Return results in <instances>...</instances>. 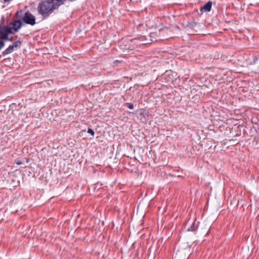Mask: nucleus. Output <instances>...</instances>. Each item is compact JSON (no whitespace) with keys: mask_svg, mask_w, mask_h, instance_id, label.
<instances>
[{"mask_svg":"<svg viewBox=\"0 0 259 259\" xmlns=\"http://www.w3.org/2000/svg\"><path fill=\"white\" fill-rule=\"evenodd\" d=\"M211 6H212V2L210 1H209L205 4V5L203 7V9H204L206 11L209 12L211 10Z\"/></svg>","mask_w":259,"mask_h":259,"instance_id":"423d86ee","label":"nucleus"},{"mask_svg":"<svg viewBox=\"0 0 259 259\" xmlns=\"http://www.w3.org/2000/svg\"><path fill=\"white\" fill-rule=\"evenodd\" d=\"M87 132H88V133L91 134L92 136H94L95 133L92 129L89 128L88 129Z\"/></svg>","mask_w":259,"mask_h":259,"instance_id":"6e6552de","label":"nucleus"},{"mask_svg":"<svg viewBox=\"0 0 259 259\" xmlns=\"http://www.w3.org/2000/svg\"><path fill=\"white\" fill-rule=\"evenodd\" d=\"M125 105L129 108V109H133L134 108V105L131 104V103H126L125 104Z\"/></svg>","mask_w":259,"mask_h":259,"instance_id":"9d476101","label":"nucleus"},{"mask_svg":"<svg viewBox=\"0 0 259 259\" xmlns=\"http://www.w3.org/2000/svg\"><path fill=\"white\" fill-rule=\"evenodd\" d=\"M14 49H15L13 48V47L12 45H10L8 48H7L3 52L2 54L4 56L7 55L12 53Z\"/></svg>","mask_w":259,"mask_h":259,"instance_id":"39448f33","label":"nucleus"},{"mask_svg":"<svg viewBox=\"0 0 259 259\" xmlns=\"http://www.w3.org/2000/svg\"><path fill=\"white\" fill-rule=\"evenodd\" d=\"M55 2H59V6L62 4H64V2L66 0H53Z\"/></svg>","mask_w":259,"mask_h":259,"instance_id":"9b49d317","label":"nucleus"},{"mask_svg":"<svg viewBox=\"0 0 259 259\" xmlns=\"http://www.w3.org/2000/svg\"><path fill=\"white\" fill-rule=\"evenodd\" d=\"M59 7V2H55L53 0H46L39 4L37 10L39 14L46 17Z\"/></svg>","mask_w":259,"mask_h":259,"instance_id":"f257e3e1","label":"nucleus"},{"mask_svg":"<svg viewBox=\"0 0 259 259\" xmlns=\"http://www.w3.org/2000/svg\"><path fill=\"white\" fill-rule=\"evenodd\" d=\"M5 19L4 16H2V18H1V22H0V24L5 25Z\"/></svg>","mask_w":259,"mask_h":259,"instance_id":"f8f14e48","label":"nucleus"},{"mask_svg":"<svg viewBox=\"0 0 259 259\" xmlns=\"http://www.w3.org/2000/svg\"><path fill=\"white\" fill-rule=\"evenodd\" d=\"M5 41L0 39V50H1L5 47Z\"/></svg>","mask_w":259,"mask_h":259,"instance_id":"1a4fd4ad","label":"nucleus"},{"mask_svg":"<svg viewBox=\"0 0 259 259\" xmlns=\"http://www.w3.org/2000/svg\"><path fill=\"white\" fill-rule=\"evenodd\" d=\"M22 25V22L20 18L14 20L7 25L11 34H15L16 32H17L21 29Z\"/></svg>","mask_w":259,"mask_h":259,"instance_id":"7ed1b4c3","label":"nucleus"},{"mask_svg":"<svg viewBox=\"0 0 259 259\" xmlns=\"http://www.w3.org/2000/svg\"><path fill=\"white\" fill-rule=\"evenodd\" d=\"M11 34L7 25L0 24V39L4 41V39H8L7 36Z\"/></svg>","mask_w":259,"mask_h":259,"instance_id":"20e7f679","label":"nucleus"},{"mask_svg":"<svg viewBox=\"0 0 259 259\" xmlns=\"http://www.w3.org/2000/svg\"><path fill=\"white\" fill-rule=\"evenodd\" d=\"M17 18H20L22 22L31 26L34 25L36 22V18L34 15L31 14L29 11L25 12L23 10L18 11L16 13Z\"/></svg>","mask_w":259,"mask_h":259,"instance_id":"f03ea898","label":"nucleus"},{"mask_svg":"<svg viewBox=\"0 0 259 259\" xmlns=\"http://www.w3.org/2000/svg\"><path fill=\"white\" fill-rule=\"evenodd\" d=\"M21 45V41L20 40H17L15 41L12 46L13 47L14 49L19 48Z\"/></svg>","mask_w":259,"mask_h":259,"instance_id":"0eeeda50","label":"nucleus"},{"mask_svg":"<svg viewBox=\"0 0 259 259\" xmlns=\"http://www.w3.org/2000/svg\"><path fill=\"white\" fill-rule=\"evenodd\" d=\"M120 61H119V60H115V61H114L113 62V64H114V65H117V64L118 63H120Z\"/></svg>","mask_w":259,"mask_h":259,"instance_id":"4468645a","label":"nucleus"},{"mask_svg":"<svg viewBox=\"0 0 259 259\" xmlns=\"http://www.w3.org/2000/svg\"><path fill=\"white\" fill-rule=\"evenodd\" d=\"M7 38L8 39H4V41L5 40H8V41H13V37H9V36H7Z\"/></svg>","mask_w":259,"mask_h":259,"instance_id":"ddd939ff","label":"nucleus"},{"mask_svg":"<svg viewBox=\"0 0 259 259\" xmlns=\"http://www.w3.org/2000/svg\"><path fill=\"white\" fill-rule=\"evenodd\" d=\"M16 163L18 165H20L22 163V162L21 161H16Z\"/></svg>","mask_w":259,"mask_h":259,"instance_id":"2eb2a0df","label":"nucleus"}]
</instances>
